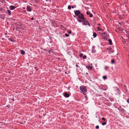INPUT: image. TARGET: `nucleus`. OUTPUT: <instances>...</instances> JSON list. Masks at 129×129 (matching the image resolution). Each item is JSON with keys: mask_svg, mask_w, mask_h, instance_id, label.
Listing matches in <instances>:
<instances>
[{"mask_svg": "<svg viewBox=\"0 0 129 129\" xmlns=\"http://www.w3.org/2000/svg\"><path fill=\"white\" fill-rule=\"evenodd\" d=\"M52 50H50L49 51V53H50L51 52H52Z\"/></svg>", "mask_w": 129, "mask_h": 129, "instance_id": "nucleus-23", "label": "nucleus"}, {"mask_svg": "<svg viewBox=\"0 0 129 129\" xmlns=\"http://www.w3.org/2000/svg\"><path fill=\"white\" fill-rule=\"evenodd\" d=\"M80 89L81 91L82 92H85L87 91V89L85 87H83L82 86H81L80 87Z\"/></svg>", "mask_w": 129, "mask_h": 129, "instance_id": "nucleus-3", "label": "nucleus"}, {"mask_svg": "<svg viewBox=\"0 0 129 129\" xmlns=\"http://www.w3.org/2000/svg\"><path fill=\"white\" fill-rule=\"evenodd\" d=\"M98 25H100V24H99Z\"/></svg>", "mask_w": 129, "mask_h": 129, "instance_id": "nucleus-38", "label": "nucleus"}, {"mask_svg": "<svg viewBox=\"0 0 129 129\" xmlns=\"http://www.w3.org/2000/svg\"><path fill=\"white\" fill-rule=\"evenodd\" d=\"M23 9H25V8H23Z\"/></svg>", "mask_w": 129, "mask_h": 129, "instance_id": "nucleus-40", "label": "nucleus"}, {"mask_svg": "<svg viewBox=\"0 0 129 129\" xmlns=\"http://www.w3.org/2000/svg\"><path fill=\"white\" fill-rule=\"evenodd\" d=\"M108 69V67L107 66H105V69L106 70H107Z\"/></svg>", "mask_w": 129, "mask_h": 129, "instance_id": "nucleus-16", "label": "nucleus"}, {"mask_svg": "<svg viewBox=\"0 0 129 129\" xmlns=\"http://www.w3.org/2000/svg\"><path fill=\"white\" fill-rule=\"evenodd\" d=\"M89 14H90V16H89L90 17H92V14H91L90 13H89Z\"/></svg>", "mask_w": 129, "mask_h": 129, "instance_id": "nucleus-18", "label": "nucleus"}, {"mask_svg": "<svg viewBox=\"0 0 129 129\" xmlns=\"http://www.w3.org/2000/svg\"><path fill=\"white\" fill-rule=\"evenodd\" d=\"M34 18H33V17H32V18H31V19L32 20H34Z\"/></svg>", "mask_w": 129, "mask_h": 129, "instance_id": "nucleus-31", "label": "nucleus"}, {"mask_svg": "<svg viewBox=\"0 0 129 129\" xmlns=\"http://www.w3.org/2000/svg\"><path fill=\"white\" fill-rule=\"evenodd\" d=\"M105 37H108V36H109L108 34H105Z\"/></svg>", "mask_w": 129, "mask_h": 129, "instance_id": "nucleus-28", "label": "nucleus"}, {"mask_svg": "<svg viewBox=\"0 0 129 129\" xmlns=\"http://www.w3.org/2000/svg\"><path fill=\"white\" fill-rule=\"evenodd\" d=\"M64 95L65 97L66 98H68L69 97V94L67 93H64Z\"/></svg>", "mask_w": 129, "mask_h": 129, "instance_id": "nucleus-7", "label": "nucleus"}, {"mask_svg": "<svg viewBox=\"0 0 129 129\" xmlns=\"http://www.w3.org/2000/svg\"><path fill=\"white\" fill-rule=\"evenodd\" d=\"M21 54H23V55L24 54H25V51H24L23 50H22L21 51Z\"/></svg>", "mask_w": 129, "mask_h": 129, "instance_id": "nucleus-11", "label": "nucleus"}, {"mask_svg": "<svg viewBox=\"0 0 129 129\" xmlns=\"http://www.w3.org/2000/svg\"><path fill=\"white\" fill-rule=\"evenodd\" d=\"M108 41L109 42V44L110 45H111L112 44V42L111 40V39H109L108 40Z\"/></svg>", "mask_w": 129, "mask_h": 129, "instance_id": "nucleus-10", "label": "nucleus"}, {"mask_svg": "<svg viewBox=\"0 0 129 129\" xmlns=\"http://www.w3.org/2000/svg\"><path fill=\"white\" fill-rule=\"evenodd\" d=\"M7 34V33H6V34H6V35Z\"/></svg>", "mask_w": 129, "mask_h": 129, "instance_id": "nucleus-41", "label": "nucleus"}, {"mask_svg": "<svg viewBox=\"0 0 129 129\" xmlns=\"http://www.w3.org/2000/svg\"><path fill=\"white\" fill-rule=\"evenodd\" d=\"M111 63H114L115 62V61L114 59H112L111 61Z\"/></svg>", "mask_w": 129, "mask_h": 129, "instance_id": "nucleus-14", "label": "nucleus"}, {"mask_svg": "<svg viewBox=\"0 0 129 129\" xmlns=\"http://www.w3.org/2000/svg\"><path fill=\"white\" fill-rule=\"evenodd\" d=\"M95 127L96 128V129H99V127L98 125H97Z\"/></svg>", "mask_w": 129, "mask_h": 129, "instance_id": "nucleus-25", "label": "nucleus"}, {"mask_svg": "<svg viewBox=\"0 0 129 129\" xmlns=\"http://www.w3.org/2000/svg\"><path fill=\"white\" fill-rule=\"evenodd\" d=\"M68 33L69 34H71V31H69L68 32Z\"/></svg>", "mask_w": 129, "mask_h": 129, "instance_id": "nucleus-30", "label": "nucleus"}, {"mask_svg": "<svg viewBox=\"0 0 129 129\" xmlns=\"http://www.w3.org/2000/svg\"><path fill=\"white\" fill-rule=\"evenodd\" d=\"M97 28H98V30L99 31H100L101 30H102V29H100V27H98Z\"/></svg>", "mask_w": 129, "mask_h": 129, "instance_id": "nucleus-22", "label": "nucleus"}, {"mask_svg": "<svg viewBox=\"0 0 129 129\" xmlns=\"http://www.w3.org/2000/svg\"><path fill=\"white\" fill-rule=\"evenodd\" d=\"M86 74H87L88 73H86Z\"/></svg>", "mask_w": 129, "mask_h": 129, "instance_id": "nucleus-42", "label": "nucleus"}, {"mask_svg": "<svg viewBox=\"0 0 129 129\" xmlns=\"http://www.w3.org/2000/svg\"><path fill=\"white\" fill-rule=\"evenodd\" d=\"M103 79L104 80L106 79L107 78V77L106 76H104L103 77Z\"/></svg>", "mask_w": 129, "mask_h": 129, "instance_id": "nucleus-17", "label": "nucleus"}, {"mask_svg": "<svg viewBox=\"0 0 129 129\" xmlns=\"http://www.w3.org/2000/svg\"><path fill=\"white\" fill-rule=\"evenodd\" d=\"M83 58L84 59H85L86 58V56L85 55H84L83 57Z\"/></svg>", "mask_w": 129, "mask_h": 129, "instance_id": "nucleus-21", "label": "nucleus"}, {"mask_svg": "<svg viewBox=\"0 0 129 129\" xmlns=\"http://www.w3.org/2000/svg\"><path fill=\"white\" fill-rule=\"evenodd\" d=\"M89 13H90V12L87 11V12L86 14L87 15H88L89 14Z\"/></svg>", "mask_w": 129, "mask_h": 129, "instance_id": "nucleus-24", "label": "nucleus"}, {"mask_svg": "<svg viewBox=\"0 0 129 129\" xmlns=\"http://www.w3.org/2000/svg\"><path fill=\"white\" fill-rule=\"evenodd\" d=\"M78 65H76V67H78Z\"/></svg>", "mask_w": 129, "mask_h": 129, "instance_id": "nucleus-36", "label": "nucleus"}, {"mask_svg": "<svg viewBox=\"0 0 129 129\" xmlns=\"http://www.w3.org/2000/svg\"><path fill=\"white\" fill-rule=\"evenodd\" d=\"M102 34H105L106 33H102Z\"/></svg>", "mask_w": 129, "mask_h": 129, "instance_id": "nucleus-34", "label": "nucleus"}, {"mask_svg": "<svg viewBox=\"0 0 129 129\" xmlns=\"http://www.w3.org/2000/svg\"><path fill=\"white\" fill-rule=\"evenodd\" d=\"M92 53H95L96 52V50L95 49L94 47H93L92 48Z\"/></svg>", "mask_w": 129, "mask_h": 129, "instance_id": "nucleus-8", "label": "nucleus"}, {"mask_svg": "<svg viewBox=\"0 0 129 129\" xmlns=\"http://www.w3.org/2000/svg\"><path fill=\"white\" fill-rule=\"evenodd\" d=\"M83 24L84 25H88L89 26H90V24L87 21L86 19L85 18L83 21Z\"/></svg>", "mask_w": 129, "mask_h": 129, "instance_id": "nucleus-2", "label": "nucleus"}, {"mask_svg": "<svg viewBox=\"0 0 129 129\" xmlns=\"http://www.w3.org/2000/svg\"><path fill=\"white\" fill-rule=\"evenodd\" d=\"M74 17H76V16H74Z\"/></svg>", "mask_w": 129, "mask_h": 129, "instance_id": "nucleus-39", "label": "nucleus"}, {"mask_svg": "<svg viewBox=\"0 0 129 129\" xmlns=\"http://www.w3.org/2000/svg\"><path fill=\"white\" fill-rule=\"evenodd\" d=\"M7 11L8 13V14H9V15H10L11 14V11L9 10H7Z\"/></svg>", "mask_w": 129, "mask_h": 129, "instance_id": "nucleus-12", "label": "nucleus"}, {"mask_svg": "<svg viewBox=\"0 0 129 129\" xmlns=\"http://www.w3.org/2000/svg\"><path fill=\"white\" fill-rule=\"evenodd\" d=\"M86 68L88 69H92V67L90 66H86Z\"/></svg>", "mask_w": 129, "mask_h": 129, "instance_id": "nucleus-9", "label": "nucleus"}, {"mask_svg": "<svg viewBox=\"0 0 129 129\" xmlns=\"http://www.w3.org/2000/svg\"><path fill=\"white\" fill-rule=\"evenodd\" d=\"M71 7L72 8H74V7L73 6H72Z\"/></svg>", "mask_w": 129, "mask_h": 129, "instance_id": "nucleus-32", "label": "nucleus"}, {"mask_svg": "<svg viewBox=\"0 0 129 129\" xmlns=\"http://www.w3.org/2000/svg\"><path fill=\"white\" fill-rule=\"evenodd\" d=\"M106 122H103L102 123V125H106Z\"/></svg>", "mask_w": 129, "mask_h": 129, "instance_id": "nucleus-15", "label": "nucleus"}, {"mask_svg": "<svg viewBox=\"0 0 129 129\" xmlns=\"http://www.w3.org/2000/svg\"><path fill=\"white\" fill-rule=\"evenodd\" d=\"M12 100H13V101H14V99H12Z\"/></svg>", "mask_w": 129, "mask_h": 129, "instance_id": "nucleus-37", "label": "nucleus"}, {"mask_svg": "<svg viewBox=\"0 0 129 129\" xmlns=\"http://www.w3.org/2000/svg\"><path fill=\"white\" fill-rule=\"evenodd\" d=\"M111 48H110L109 49V50H111Z\"/></svg>", "mask_w": 129, "mask_h": 129, "instance_id": "nucleus-35", "label": "nucleus"}, {"mask_svg": "<svg viewBox=\"0 0 129 129\" xmlns=\"http://www.w3.org/2000/svg\"><path fill=\"white\" fill-rule=\"evenodd\" d=\"M93 36L94 38L96 36V34L95 33H94L93 34Z\"/></svg>", "mask_w": 129, "mask_h": 129, "instance_id": "nucleus-13", "label": "nucleus"}, {"mask_svg": "<svg viewBox=\"0 0 129 129\" xmlns=\"http://www.w3.org/2000/svg\"><path fill=\"white\" fill-rule=\"evenodd\" d=\"M9 40H10V41H11L12 42H13V40L12 39H9Z\"/></svg>", "mask_w": 129, "mask_h": 129, "instance_id": "nucleus-29", "label": "nucleus"}, {"mask_svg": "<svg viewBox=\"0 0 129 129\" xmlns=\"http://www.w3.org/2000/svg\"><path fill=\"white\" fill-rule=\"evenodd\" d=\"M83 54H80V57H82V56H83Z\"/></svg>", "mask_w": 129, "mask_h": 129, "instance_id": "nucleus-26", "label": "nucleus"}, {"mask_svg": "<svg viewBox=\"0 0 129 129\" xmlns=\"http://www.w3.org/2000/svg\"><path fill=\"white\" fill-rule=\"evenodd\" d=\"M16 7L13 6H11L10 7V10H13Z\"/></svg>", "mask_w": 129, "mask_h": 129, "instance_id": "nucleus-6", "label": "nucleus"}, {"mask_svg": "<svg viewBox=\"0 0 129 129\" xmlns=\"http://www.w3.org/2000/svg\"><path fill=\"white\" fill-rule=\"evenodd\" d=\"M85 18H84V16L81 13L79 15L77 18V20L80 22H81L84 20Z\"/></svg>", "mask_w": 129, "mask_h": 129, "instance_id": "nucleus-1", "label": "nucleus"}, {"mask_svg": "<svg viewBox=\"0 0 129 129\" xmlns=\"http://www.w3.org/2000/svg\"><path fill=\"white\" fill-rule=\"evenodd\" d=\"M65 36L66 37H68L69 36V35L68 34H65Z\"/></svg>", "mask_w": 129, "mask_h": 129, "instance_id": "nucleus-27", "label": "nucleus"}, {"mask_svg": "<svg viewBox=\"0 0 129 129\" xmlns=\"http://www.w3.org/2000/svg\"><path fill=\"white\" fill-rule=\"evenodd\" d=\"M127 36L128 37V38L129 39V35H127Z\"/></svg>", "mask_w": 129, "mask_h": 129, "instance_id": "nucleus-33", "label": "nucleus"}, {"mask_svg": "<svg viewBox=\"0 0 129 129\" xmlns=\"http://www.w3.org/2000/svg\"><path fill=\"white\" fill-rule=\"evenodd\" d=\"M30 7L29 6H28L27 7V10L28 11L31 12L32 11V9H30Z\"/></svg>", "mask_w": 129, "mask_h": 129, "instance_id": "nucleus-5", "label": "nucleus"}, {"mask_svg": "<svg viewBox=\"0 0 129 129\" xmlns=\"http://www.w3.org/2000/svg\"><path fill=\"white\" fill-rule=\"evenodd\" d=\"M75 15L77 16L81 14L80 11L79 10H76L75 12Z\"/></svg>", "mask_w": 129, "mask_h": 129, "instance_id": "nucleus-4", "label": "nucleus"}, {"mask_svg": "<svg viewBox=\"0 0 129 129\" xmlns=\"http://www.w3.org/2000/svg\"><path fill=\"white\" fill-rule=\"evenodd\" d=\"M68 8L69 9H71V7L70 6H68Z\"/></svg>", "mask_w": 129, "mask_h": 129, "instance_id": "nucleus-20", "label": "nucleus"}, {"mask_svg": "<svg viewBox=\"0 0 129 129\" xmlns=\"http://www.w3.org/2000/svg\"><path fill=\"white\" fill-rule=\"evenodd\" d=\"M101 119H102V120H103V121H105L106 120V119H105V118L104 117L102 118Z\"/></svg>", "mask_w": 129, "mask_h": 129, "instance_id": "nucleus-19", "label": "nucleus"}]
</instances>
